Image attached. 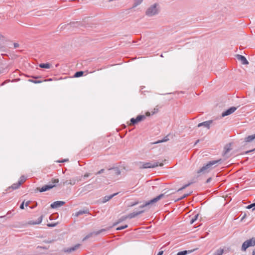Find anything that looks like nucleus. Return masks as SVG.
Instances as JSON below:
<instances>
[{"mask_svg":"<svg viewBox=\"0 0 255 255\" xmlns=\"http://www.w3.org/2000/svg\"><path fill=\"white\" fill-rule=\"evenodd\" d=\"M56 224H47V226L49 227H54L55 226H56Z\"/></svg>","mask_w":255,"mask_h":255,"instance_id":"c03bdc74","label":"nucleus"},{"mask_svg":"<svg viewBox=\"0 0 255 255\" xmlns=\"http://www.w3.org/2000/svg\"><path fill=\"white\" fill-rule=\"evenodd\" d=\"M254 150H255V149H253V150H249V151H246V153H249V152H252V151H254Z\"/></svg>","mask_w":255,"mask_h":255,"instance_id":"3c124183","label":"nucleus"},{"mask_svg":"<svg viewBox=\"0 0 255 255\" xmlns=\"http://www.w3.org/2000/svg\"><path fill=\"white\" fill-rule=\"evenodd\" d=\"M137 204H138L137 202H135L132 203L131 204L130 206H131V207L134 206L136 205H137Z\"/></svg>","mask_w":255,"mask_h":255,"instance_id":"09e8293b","label":"nucleus"},{"mask_svg":"<svg viewBox=\"0 0 255 255\" xmlns=\"http://www.w3.org/2000/svg\"><path fill=\"white\" fill-rule=\"evenodd\" d=\"M192 183V182H189L188 184L184 185L182 187H181L180 188L178 189L177 191L179 192L181 190L185 189V188H186L187 187L189 186Z\"/></svg>","mask_w":255,"mask_h":255,"instance_id":"a878e982","label":"nucleus"},{"mask_svg":"<svg viewBox=\"0 0 255 255\" xmlns=\"http://www.w3.org/2000/svg\"><path fill=\"white\" fill-rule=\"evenodd\" d=\"M252 255H255V249L253 251Z\"/></svg>","mask_w":255,"mask_h":255,"instance_id":"4d7b16f0","label":"nucleus"},{"mask_svg":"<svg viewBox=\"0 0 255 255\" xmlns=\"http://www.w3.org/2000/svg\"><path fill=\"white\" fill-rule=\"evenodd\" d=\"M28 81L33 83H35V84L40 83L42 82V81H41V80H34L33 79H29V80H28Z\"/></svg>","mask_w":255,"mask_h":255,"instance_id":"c9c22d12","label":"nucleus"},{"mask_svg":"<svg viewBox=\"0 0 255 255\" xmlns=\"http://www.w3.org/2000/svg\"><path fill=\"white\" fill-rule=\"evenodd\" d=\"M189 195H190V193L189 194H184L182 196H181V197L178 198L176 200V201L181 200L183 199L184 198H185L187 197V196H188Z\"/></svg>","mask_w":255,"mask_h":255,"instance_id":"7c9ffc66","label":"nucleus"},{"mask_svg":"<svg viewBox=\"0 0 255 255\" xmlns=\"http://www.w3.org/2000/svg\"><path fill=\"white\" fill-rule=\"evenodd\" d=\"M58 182H59L58 179H52V183H53V184L45 185L43 186H42L41 188H37V189L40 192H45V191L49 190L53 188V187H55L56 186L55 184H57Z\"/></svg>","mask_w":255,"mask_h":255,"instance_id":"f03ea898","label":"nucleus"},{"mask_svg":"<svg viewBox=\"0 0 255 255\" xmlns=\"http://www.w3.org/2000/svg\"><path fill=\"white\" fill-rule=\"evenodd\" d=\"M84 72L82 71H79L76 72L74 74V77H80L81 76H82L83 75Z\"/></svg>","mask_w":255,"mask_h":255,"instance_id":"bb28decb","label":"nucleus"},{"mask_svg":"<svg viewBox=\"0 0 255 255\" xmlns=\"http://www.w3.org/2000/svg\"><path fill=\"white\" fill-rule=\"evenodd\" d=\"M89 212L88 210H80L75 213V216L78 217V216L83 215L84 214H89Z\"/></svg>","mask_w":255,"mask_h":255,"instance_id":"aec40b11","label":"nucleus"},{"mask_svg":"<svg viewBox=\"0 0 255 255\" xmlns=\"http://www.w3.org/2000/svg\"><path fill=\"white\" fill-rule=\"evenodd\" d=\"M143 0H134V3L133 5V7H135L139 4H140L142 2Z\"/></svg>","mask_w":255,"mask_h":255,"instance_id":"cd10ccee","label":"nucleus"},{"mask_svg":"<svg viewBox=\"0 0 255 255\" xmlns=\"http://www.w3.org/2000/svg\"><path fill=\"white\" fill-rule=\"evenodd\" d=\"M150 115V113L149 112L146 113V116H148Z\"/></svg>","mask_w":255,"mask_h":255,"instance_id":"bf43d9fd","label":"nucleus"},{"mask_svg":"<svg viewBox=\"0 0 255 255\" xmlns=\"http://www.w3.org/2000/svg\"><path fill=\"white\" fill-rule=\"evenodd\" d=\"M189 195H190V193L189 194H184L182 196H181V197L178 198L176 200V201L181 200L183 199L184 198H185L187 197V196H188Z\"/></svg>","mask_w":255,"mask_h":255,"instance_id":"2f4dec72","label":"nucleus"},{"mask_svg":"<svg viewBox=\"0 0 255 255\" xmlns=\"http://www.w3.org/2000/svg\"><path fill=\"white\" fill-rule=\"evenodd\" d=\"M4 84V82L2 83L1 84V85L2 86V85H3Z\"/></svg>","mask_w":255,"mask_h":255,"instance_id":"052dcab7","label":"nucleus"},{"mask_svg":"<svg viewBox=\"0 0 255 255\" xmlns=\"http://www.w3.org/2000/svg\"><path fill=\"white\" fill-rule=\"evenodd\" d=\"M255 246V238H252V239L247 240L243 243L242 246V251H246L248 248L254 247Z\"/></svg>","mask_w":255,"mask_h":255,"instance_id":"7ed1b4c3","label":"nucleus"},{"mask_svg":"<svg viewBox=\"0 0 255 255\" xmlns=\"http://www.w3.org/2000/svg\"><path fill=\"white\" fill-rule=\"evenodd\" d=\"M237 109V108L235 107H232L225 111V112H223L222 114V116L223 117H224L225 116H227L228 115H230V114L233 113Z\"/></svg>","mask_w":255,"mask_h":255,"instance_id":"9d476101","label":"nucleus"},{"mask_svg":"<svg viewBox=\"0 0 255 255\" xmlns=\"http://www.w3.org/2000/svg\"><path fill=\"white\" fill-rule=\"evenodd\" d=\"M20 185V183L17 182V183H14L10 187H9L8 189H12V190H15L18 189Z\"/></svg>","mask_w":255,"mask_h":255,"instance_id":"412c9836","label":"nucleus"},{"mask_svg":"<svg viewBox=\"0 0 255 255\" xmlns=\"http://www.w3.org/2000/svg\"><path fill=\"white\" fill-rule=\"evenodd\" d=\"M105 171V169H101L100 171H99L98 172H97L96 173V175H98V174H100L101 173H104Z\"/></svg>","mask_w":255,"mask_h":255,"instance_id":"a19ab883","label":"nucleus"},{"mask_svg":"<svg viewBox=\"0 0 255 255\" xmlns=\"http://www.w3.org/2000/svg\"><path fill=\"white\" fill-rule=\"evenodd\" d=\"M128 226L127 225H125L124 226H120V227H118L116 230L117 231H120V230H123V229H126L127 228H128Z\"/></svg>","mask_w":255,"mask_h":255,"instance_id":"f704fd0d","label":"nucleus"},{"mask_svg":"<svg viewBox=\"0 0 255 255\" xmlns=\"http://www.w3.org/2000/svg\"><path fill=\"white\" fill-rule=\"evenodd\" d=\"M221 160V159H219L209 161L205 165L198 170L197 173L200 174L201 173L208 172L210 170L215 167L217 164L220 162Z\"/></svg>","mask_w":255,"mask_h":255,"instance_id":"f257e3e1","label":"nucleus"},{"mask_svg":"<svg viewBox=\"0 0 255 255\" xmlns=\"http://www.w3.org/2000/svg\"><path fill=\"white\" fill-rule=\"evenodd\" d=\"M50 64L48 63H41L39 64V67L42 68L48 69L50 68Z\"/></svg>","mask_w":255,"mask_h":255,"instance_id":"b1692460","label":"nucleus"},{"mask_svg":"<svg viewBox=\"0 0 255 255\" xmlns=\"http://www.w3.org/2000/svg\"><path fill=\"white\" fill-rule=\"evenodd\" d=\"M236 57L238 60L240 61L242 64L247 65L249 64V62L246 58L243 55L237 54Z\"/></svg>","mask_w":255,"mask_h":255,"instance_id":"ddd939ff","label":"nucleus"},{"mask_svg":"<svg viewBox=\"0 0 255 255\" xmlns=\"http://www.w3.org/2000/svg\"><path fill=\"white\" fill-rule=\"evenodd\" d=\"M26 180V177L24 176H21L20 177L19 180H18V182L20 183V185H21Z\"/></svg>","mask_w":255,"mask_h":255,"instance_id":"c85d7f7f","label":"nucleus"},{"mask_svg":"<svg viewBox=\"0 0 255 255\" xmlns=\"http://www.w3.org/2000/svg\"><path fill=\"white\" fill-rule=\"evenodd\" d=\"M42 221V216H40L38 218L37 221L35 223H33V224H39L41 223Z\"/></svg>","mask_w":255,"mask_h":255,"instance_id":"e433bc0d","label":"nucleus"},{"mask_svg":"<svg viewBox=\"0 0 255 255\" xmlns=\"http://www.w3.org/2000/svg\"><path fill=\"white\" fill-rule=\"evenodd\" d=\"M224 253V250L222 249H220L217 250L213 255H222Z\"/></svg>","mask_w":255,"mask_h":255,"instance_id":"393cba45","label":"nucleus"},{"mask_svg":"<svg viewBox=\"0 0 255 255\" xmlns=\"http://www.w3.org/2000/svg\"><path fill=\"white\" fill-rule=\"evenodd\" d=\"M54 242V240H44L43 241V243L46 244H51Z\"/></svg>","mask_w":255,"mask_h":255,"instance_id":"4c0bfd02","label":"nucleus"},{"mask_svg":"<svg viewBox=\"0 0 255 255\" xmlns=\"http://www.w3.org/2000/svg\"><path fill=\"white\" fill-rule=\"evenodd\" d=\"M29 202H30L29 201H27V202L25 203V206H28Z\"/></svg>","mask_w":255,"mask_h":255,"instance_id":"5fc2aeb1","label":"nucleus"},{"mask_svg":"<svg viewBox=\"0 0 255 255\" xmlns=\"http://www.w3.org/2000/svg\"><path fill=\"white\" fill-rule=\"evenodd\" d=\"M127 219H128L127 217V216H122L118 220V221L116 223L114 224L113 226H115L117 225V224H118L119 223L124 221L125 220H126Z\"/></svg>","mask_w":255,"mask_h":255,"instance_id":"4be33fe9","label":"nucleus"},{"mask_svg":"<svg viewBox=\"0 0 255 255\" xmlns=\"http://www.w3.org/2000/svg\"><path fill=\"white\" fill-rule=\"evenodd\" d=\"M146 118V116L144 115H138L135 118L136 122L137 123L139 122L143 121Z\"/></svg>","mask_w":255,"mask_h":255,"instance_id":"5701e85b","label":"nucleus"},{"mask_svg":"<svg viewBox=\"0 0 255 255\" xmlns=\"http://www.w3.org/2000/svg\"><path fill=\"white\" fill-rule=\"evenodd\" d=\"M163 251H161L158 252L157 255H162Z\"/></svg>","mask_w":255,"mask_h":255,"instance_id":"8fccbe9b","label":"nucleus"},{"mask_svg":"<svg viewBox=\"0 0 255 255\" xmlns=\"http://www.w3.org/2000/svg\"><path fill=\"white\" fill-rule=\"evenodd\" d=\"M198 217V214L196 215L190 221V224H192L194 223L197 219Z\"/></svg>","mask_w":255,"mask_h":255,"instance_id":"473e14b6","label":"nucleus"},{"mask_svg":"<svg viewBox=\"0 0 255 255\" xmlns=\"http://www.w3.org/2000/svg\"><path fill=\"white\" fill-rule=\"evenodd\" d=\"M200 140L199 139H198L196 140L195 143V145H196V144L198 143V142H199Z\"/></svg>","mask_w":255,"mask_h":255,"instance_id":"6e6d98bb","label":"nucleus"},{"mask_svg":"<svg viewBox=\"0 0 255 255\" xmlns=\"http://www.w3.org/2000/svg\"><path fill=\"white\" fill-rule=\"evenodd\" d=\"M247 208L249 209L253 208V211H254L255 209V202L250 205H249L247 207Z\"/></svg>","mask_w":255,"mask_h":255,"instance_id":"c756f323","label":"nucleus"},{"mask_svg":"<svg viewBox=\"0 0 255 255\" xmlns=\"http://www.w3.org/2000/svg\"><path fill=\"white\" fill-rule=\"evenodd\" d=\"M90 175V173H85L84 176H82V178H85L86 177H88Z\"/></svg>","mask_w":255,"mask_h":255,"instance_id":"37998d69","label":"nucleus"},{"mask_svg":"<svg viewBox=\"0 0 255 255\" xmlns=\"http://www.w3.org/2000/svg\"><path fill=\"white\" fill-rule=\"evenodd\" d=\"M211 180V178H209L207 180V183H209Z\"/></svg>","mask_w":255,"mask_h":255,"instance_id":"864d4df0","label":"nucleus"},{"mask_svg":"<svg viewBox=\"0 0 255 255\" xmlns=\"http://www.w3.org/2000/svg\"><path fill=\"white\" fill-rule=\"evenodd\" d=\"M130 125H134L137 123V122L136 121L135 118H131L130 120Z\"/></svg>","mask_w":255,"mask_h":255,"instance_id":"72a5a7b5","label":"nucleus"},{"mask_svg":"<svg viewBox=\"0 0 255 255\" xmlns=\"http://www.w3.org/2000/svg\"><path fill=\"white\" fill-rule=\"evenodd\" d=\"M164 196V194H161L159 195L156 197L155 198H154L153 199H152L146 202L145 204L140 206L139 208L141 209V208L146 207L149 205L155 203L157 202V201H158L159 200H160Z\"/></svg>","mask_w":255,"mask_h":255,"instance_id":"39448f33","label":"nucleus"},{"mask_svg":"<svg viewBox=\"0 0 255 255\" xmlns=\"http://www.w3.org/2000/svg\"><path fill=\"white\" fill-rule=\"evenodd\" d=\"M91 188H92L91 184H88L84 187V189L85 190H88V189H90Z\"/></svg>","mask_w":255,"mask_h":255,"instance_id":"58836bf2","label":"nucleus"},{"mask_svg":"<svg viewBox=\"0 0 255 255\" xmlns=\"http://www.w3.org/2000/svg\"><path fill=\"white\" fill-rule=\"evenodd\" d=\"M111 228V227H109V228H107L106 229H101L99 231H95V232H94L93 233H91L90 234L87 235L85 238L84 239H83V240H86L88 239H89V238H90L93 235H94L95 236H97V235H99L102 233H103V232H105L107 231H108V230H109Z\"/></svg>","mask_w":255,"mask_h":255,"instance_id":"6e6552de","label":"nucleus"},{"mask_svg":"<svg viewBox=\"0 0 255 255\" xmlns=\"http://www.w3.org/2000/svg\"><path fill=\"white\" fill-rule=\"evenodd\" d=\"M143 212H144V210H141V211H139L138 212H134L131 213L127 216L128 218L132 219V218L136 217L137 216L143 213Z\"/></svg>","mask_w":255,"mask_h":255,"instance_id":"4468645a","label":"nucleus"},{"mask_svg":"<svg viewBox=\"0 0 255 255\" xmlns=\"http://www.w3.org/2000/svg\"><path fill=\"white\" fill-rule=\"evenodd\" d=\"M255 139V133L251 135H249L245 139L246 142H251Z\"/></svg>","mask_w":255,"mask_h":255,"instance_id":"6ab92c4d","label":"nucleus"},{"mask_svg":"<svg viewBox=\"0 0 255 255\" xmlns=\"http://www.w3.org/2000/svg\"><path fill=\"white\" fill-rule=\"evenodd\" d=\"M65 204V202L64 201H55L50 205V207L52 209H55V208L61 207L62 206L64 205Z\"/></svg>","mask_w":255,"mask_h":255,"instance_id":"9b49d317","label":"nucleus"},{"mask_svg":"<svg viewBox=\"0 0 255 255\" xmlns=\"http://www.w3.org/2000/svg\"><path fill=\"white\" fill-rule=\"evenodd\" d=\"M82 180V177H76L70 179L69 183H70V185H75L76 183V182L80 181Z\"/></svg>","mask_w":255,"mask_h":255,"instance_id":"dca6fc26","label":"nucleus"},{"mask_svg":"<svg viewBox=\"0 0 255 255\" xmlns=\"http://www.w3.org/2000/svg\"><path fill=\"white\" fill-rule=\"evenodd\" d=\"M168 140V139L167 138V137H165L163 139H162L161 140H159L158 141H157L156 143H160V142H164V141H166Z\"/></svg>","mask_w":255,"mask_h":255,"instance_id":"ea45409f","label":"nucleus"},{"mask_svg":"<svg viewBox=\"0 0 255 255\" xmlns=\"http://www.w3.org/2000/svg\"><path fill=\"white\" fill-rule=\"evenodd\" d=\"M118 194V193H114V194H112V195H109V196H105L103 198L102 202L103 203H105L107 202V201H109L110 199H111L114 196H116Z\"/></svg>","mask_w":255,"mask_h":255,"instance_id":"f3484780","label":"nucleus"},{"mask_svg":"<svg viewBox=\"0 0 255 255\" xmlns=\"http://www.w3.org/2000/svg\"><path fill=\"white\" fill-rule=\"evenodd\" d=\"M107 175H109V177L112 178L116 177L121 174V171L118 167H113L108 169Z\"/></svg>","mask_w":255,"mask_h":255,"instance_id":"0eeeda50","label":"nucleus"},{"mask_svg":"<svg viewBox=\"0 0 255 255\" xmlns=\"http://www.w3.org/2000/svg\"><path fill=\"white\" fill-rule=\"evenodd\" d=\"M159 165L160 166H162L163 164L162 163H160L159 164L158 162L156 161H151L149 162H145L142 164V168H153L156 167Z\"/></svg>","mask_w":255,"mask_h":255,"instance_id":"423d86ee","label":"nucleus"},{"mask_svg":"<svg viewBox=\"0 0 255 255\" xmlns=\"http://www.w3.org/2000/svg\"><path fill=\"white\" fill-rule=\"evenodd\" d=\"M13 46L14 48H17L19 47V44L17 43H14L13 44Z\"/></svg>","mask_w":255,"mask_h":255,"instance_id":"49530a36","label":"nucleus"},{"mask_svg":"<svg viewBox=\"0 0 255 255\" xmlns=\"http://www.w3.org/2000/svg\"><path fill=\"white\" fill-rule=\"evenodd\" d=\"M111 228V227H109V228H107L106 229H101L99 231H95V232H94L93 233H91L90 234L87 235L85 238L84 239H83V240H86L88 239H89V238H90L93 235H94L95 236H97V235H99L102 233H103V232H105L107 231H108V230H109Z\"/></svg>","mask_w":255,"mask_h":255,"instance_id":"1a4fd4ad","label":"nucleus"},{"mask_svg":"<svg viewBox=\"0 0 255 255\" xmlns=\"http://www.w3.org/2000/svg\"><path fill=\"white\" fill-rule=\"evenodd\" d=\"M20 208L21 209H24V202H23L21 205H20Z\"/></svg>","mask_w":255,"mask_h":255,"instance_id":"de8ad7c7","label":"nucleus"},{"mask_svg":"<svg viewBox=\"0 0 255 255\" xmlns=\"http://www.w3.org/2000/svg\"><path fill=\"white\" fill-rule=\"evenodd\" d=\"M157 4H154L152 5L146 11V15L148 16H152L158 13V9L156 7Z\"/></svg>","mask_w":255,"mask_h":255,"instance_id":"20e7f679","label":"nucleus"},{"mask_svg":"<svg viewBox=\"0 0 255 255\" xmlns=\"http://www.w3.org/2000/svg\"><path fill=\"white\" fill-rule=\"evenodd\" d=\"M68 161V159H64L63 160L61 161H59L58 162H63Z\"/></svg>","mask_w":255,"mask_h":255,"instance_id":"603ef678","label":"nucleus"},{"mask_svg":"<svg viewBox=\"0 0 255 255\" xmlns=\"http://www.w3.org/2000/svg\"><path fill=\"white\" fill-rule=\"evenodd\" d=\"M69 180H66L65 181L63 182V185L70 184V183H69Z\"/></svg>","mask_w":255,"mask_h":255,"instance_id":"a18cd8bd","label":"nucleus"},{"mask_svg":"<svg viewBox=\"0 0 255 255\" xmlns=\"http://www.w3.org/2000/svg\"><path fill=\"white\" fill-rule=\"evenodd\" d=\"M231 149V143L227 144L224 147V155H226Z\"/></svg>","mask_w":255,"mask_h":255,"instance_id":"a211bd4d","label":"nucleus"},{"mask_svg":"<svg viewBox=\"0 0 255 255\" xmlns=\"http://www.w3.org/2000/svg\"><path fill=\"white\" fill-rule=\"evenodd\" d=\"M49 247H42V246H38L37 247L36 249H44V250H47L48 249Z\"/></svg>","mask_w":255,"mask_h":255,"instance_id":"79ce46f5","label":"nucleus"},{"mask_svg":"<svg viewBox=\"0 0 255 255\" xmlns=\"http://www.w3.org/2000/svg\"><path fill=\"white\" fill-rule=\"evenodd\" d=\"M212 123H213V121L212 120H209V121H205V122L199 123L197 127L198 128H200L201 127L203 126V127H204L205 128H207L208 129H209L210 127V125H211V124Z\"/></svg>","mask_w":255,"mask_h":255,"instance_id":"f8f14e48","label":"nucleus"},{"mask_svg":"<svg viewBox=\"0 0 255 255\" xmlns=\"http://www.w3.org/2000/svg\"><path fill=\"white\" fill-rule=\"evenodd\" d=\"M32 77L33 78H35V79H37V78H39V77H37V76H32Z\"/></svg>","mask_w":255,"mask_h":255,"instance_id":"13d9d810","label":"nucleus"},{"mask_svg":"<svg viewBox=\"0 0 255 255\" xmlns=\"http://www.w3.org/2000/svg\"><path fill=\"white\" fill-rule=\"evenodd\" d=\"M79 246H80L79 244H77L73 247L67 248V249L65 248L62 251L64 253H70L72 252H73V251H75V250H76L79 247Z\"/></svg>","mask_w":255,"mask_h":255,"instance_id":"2eb2a0df","label":"nucleus"}]
</instances>
